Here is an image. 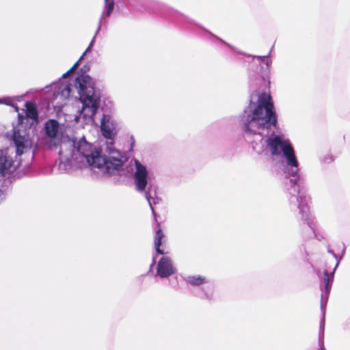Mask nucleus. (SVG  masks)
<instances>
[{
  "mask_svg": "<svg viewBox=\"0 0 350 350\" xmlns=\"http://www.w3.org/2000/svg\"><path fill=\"white\" fill-rule=\"evenodd\" d=\"M4 198V193L3 191L0 189V202L2 201Z\"/></svg>",
  "mask_w": 350,
  "mask_h": 350,
  "instance_id": "5701e85b",
  "label": "nucleus"
},
{
  "mask_svg": "<svg viewBox=\"0 0 350 350\" xmlns=\"http://www.w3.org/2000/svg\"><path fill=\"white\" fill-rule=\"evenodd\" d=\"M98 34V33H95V36L93 38V40H92L90 44L89 45V46L86 49L85 51L83 53V55L81 56V57L79 58V61L77 62L78 63L79 62V61H81L82 59H83V57H85V55H86L87 53L88 52H90L91 51V48H92V46L93 44V42H94V40L95 39V37Z\"/></svg>",
  "mask_w": 350,
  "mask_h": 350,
  "instance_id": "6ab92c4d",
  "label": "nucleus"
},
{
  "mask_svg": "<svg viewBox=\"0 0 350 350\" xmlns=\"http://www.w3.org/2000/svg\"><path fill=\"white\" fill-rule=\"evenodd\" d=\"M44 130L49 146H59L58 168L61 173L69 172L74 166L82 168L92 165L111 172L120 166L121 157L118 152L109 149L110 156L105 160L98 157L96 150L84 137L77 140L64 136L59 123L55 120H49Z\"/></svg>",
  "mask_w": 350,
  "mask_h": 350,
  "instance_id": "f03ea898",
  "label": "nucleus"
},
{
  "mask_svg": "<svg viewBox=\"0 0 350 350\" xmlns=\"http://www.w3.org/2000/svg\"><path fill=\"white\" fill-rule=\"evenodd\" d=\"M164 237V234L162 232L161 229H158L154 235V247L157 254H163L165 252L163 250L161 249V246L162 245V239Z\"/></svg>",
  "mask_w": 350,
  "mask_h": 350,
  "instance_id": "ddd939ff",
  "label": "nucleus"
},
{
  "mask_svg": "<svg viewBox=\"0 0 350 350\" xmlns=\"http://www.w3.org/2000/svg\"><path fill=\"white\" fill-rule=\"evenodd\" d=\"M23 96H16L13 97H4L0 98V104H5L9 106L14 107V102L21 100Z\"/></svg>",
  "mask_w": 350,
  "mask_h": 350,
  "instance_id": "dca6fc26",
  "label": "nucleus"
},
{
  "mask_svg": "<svg viewBox=\"0 0 350 350\" xmlns=\"http://www.w3.org/2000/svg\"><path fill=\"white\" fill-rule=\"evenodd\" d=\"M264 63L267 65V67L269 66V65L271 64V60L269 59L268 58V57L267 56L265 61H264Z\"/></svg>",
  "mask_w": 350,
  "mask_h": 350,
  "instance_id": "412c9836",
  "label": "nucleus"
},
{
  "mask_svg": "<svg viewBox=\"0 0 350 350\" xmlns=\"http://www.w3.org/2000/svg\"><path fill=\"white\" fill-rule=\"evenodd\" d=\"M176 272L172 260L168 256H163L158 262L157 266V274L161 278H166Z\"/></svg>",
  "mask_w": 350,
  "mask_h": 350,
  "instance_id": "0eeeda50",
  "label": "nucleus"
},
{
  "mask_svg": "<svg viewBox=\"0 0 350 350\" xmlns=\"http://www.w3.org/2000/svg\"><path fill=\"white\" fill-rule=\"evenodd\" d=\"M245 139L252 144V148L258 153L267 149L273 157H282L285 159L286 173L290 176L288 188L292 195L291 203H297L303 219L313 231L317 239L314 219L309 217L308 202L310 198L301 191L298 185L299 162L289 139L280 131L275 132L277 116L269 94L255 92L250 96L248 107L244 110L241 119Z\"/></svg>",
  "mask_w": 350,
  "mask_h": 350,
  "instance_id": "f257e3e1",
  "label": "nucleus"
},
{
  "mask_svg": "<svg viewBox=\"0 0 350 350\" xmlns=\"http://www.w3.org/2000/svg\"><path fill=\"white\" fill-rule=\"evenodd\" d=\"M324 329H325V321L324 319L320 322L319 327V350H326L324 347Z\"/></svg>",
  "mask_w": 350,
  "mask_h": 350,
  "instance_id": "f3484780",
  "label": "nucleus"
},
{
  "mask_svg": "<svg viewBox=\"0 0 350 350\" xmlns=\"http://www.w3.org/2000/svg\"><path fill=\"white\" fill-rule=\"evenodd\" d=\"M12 141L16 148L17 156L24 154L31 146V141L27 131L22 124L14 128Z\"/></svg>",
  "mask_w": 350,
  "mask_h": 350,
  "instance_id": "423d86ee",
  "label": "nucleus"
},
{
  "mask_svg": "<svg viewBox=\"0 0 350 350\" xmlns=\"http://www.w3.org/2000/svg\"><path fill=\"white\" fill-rule=\"evenodd\" d=\"M15 169L10 149H0V175L5 176Z\"/></svg>",
  "mask_w": 350,
  "mask_h": 350,
  "instance_id": "6e6552de",
  "label": "nucleus"
},
{
  "mask_svg": "<svg viewBox=\"0 0 350 350\" xmlns=\"http://www.w3.org/2000/svg\"><path fill=\"white\" fill-rule=\"evenodd\" d=\"M322 293H321V310L322 312V320H325V306L328 300L330 289H321Z\"/></svg>",
  "mask_w": 350,
  "mask_h": 350,
  "instance_id": "2eb2a0df",
  "label": "nucleus"
},
{
  "mask_svg": "<svg viewBox=\"0 0 350 350\" xmlns=\"http://www.w3.org/2000/svg\"><path fill=\"white\" fill-rule=\"evenodd\" d=\"M338 264H339V261L337 262L334 271L336 270V269L338 266ZM334 271L331 273V274H329L328 271L327 270H325L323 271V282L324 284V288L331 289L333 279H334Z\"/></svg>",
  "mask_w": 350,
  "mask_h": 350,
  "instance_id": "4468645a",
  "label": "nucleus"
},
{
  "mask_svg": "<svg viewBox=\"0 0 350 350\" xmlns=\"http://www.w3.org/2000/svg\"><path fill=\"white\" fill-rule=\"evenodd\" d=\"M198 295L202 299L212 301L214 299V290L212 286H202L198 291Z\"/></svg>",
  "mask_w": 350,
  "mask_h": 350,
  "instance_id": "9b49d317",
  "label": "nucleus"
},
{
  "mask_svg": "<svg viewBox=\"0 0 350 350\" xmlns=\"http://www.w3.org/2000/svg\"><path fill=\"white\" fill-rule=\"evenodd\" d=\"M100 130L102 132L103 135L107 139H109V142H107L106 143V147H105V154L103 155L101 154V152L100 150L96 148V146L92 145V147L96 150L98 152V157H101L102 159H108L110 156L109 154V150H114L118 152L120 154V160L121 163L120 166L117 167V170H114L113 172H107L105 170H103L101 168H99L98 167H94L92 165H88V167H90L92 170H97L98 172H100L103 174H107L110 176L113 175H117V174H124L123 165L124 163L126 161V156L120 150H117L113 144V139L117 135L118 132L119 131V124L117 122V121L109 114L108 113H103L102 118L100 119Z\"/></svg>",
  "mask_w": 350,
  "mask_h": 350,
  "instance_id": "20e7f679",
  "label": "nucleus"
},
{
  "mask_svg": "<svg viewBox=\"0 0 350 350\" xmlns=\"http://www.w3.org/2000/svg\"><path fill=\"white\" fill-rule=\"evenodd\" d=\"M78 67V62L62 76L56 83L50 86L46 98L55 107H61L64 101L76 92L81 103L75 120L81 124L96 123V115L100 105V90L96 88V82L88 75L68 77Z\"/></svg>",
  "mask_w": 350,
  "mask_h": 350,
  "instance_id": "7ed1b4c3",
  "label": "nucleus"
},
{
  "mask_svg": "<svg viewBox=\"0 0 350 350\" xmlns=\"http://www.w3.org/2000/svg\"><path fill=\"white\" fill-rule=\"evenodd\" d=\"M155 263V258H153V261H152V263L150 265V269L152 268V267L154 265V264Z\"/></svg>",
  "mask_w": 350,
  "mask_h": 350,
  "instance_id": "b1692460",
  "label": "nucleus"
},
{
  "mask_svg": "<svg viewBox=\"0 0 350 350\" xmlns=\"http://www.w3.org/2000/svg\"><path fill=\"white\" fill-rule=\"evenodd\" d=\"M25 107L27 118L36 120L38 118V114L36 105L31 102H27L25 103Z\"/></svg>",
  "mask_w": 350,
  "mask_h": 350,
  "instance_id": "f8f14e48",
  "label": "nucleus"
},
{
  "mask_svg": "<svg viewBox=\"0 0 350 350\" xmlns=\"http://www.w3.org/2000/svg\"><path fill=\"white\" fill-rule=\"evenodd\" d=\"M185 281L187 284L195 287L203 286L208 282L206 278L201 275H188L185 278Z\"/></svg>",
  "mask_w": 350,
  "mask_h": 350,
  "instance_id": "9d476101",
  "label": "nucleus"
},
{
  "mask_svg": "<svg viewBox=\"0 0 350 350\" xmlns=\"http://www.w3.org/2000/svg\"><path fill=\"white\" fill-rule=\"evenodd\" d=\"M134 163L135 171L134 172L133 180L135 189L141 193H144L149 206L152 207V189L150 174L146 165L141 163L138 160L135 159Z\"/></svg>",
  "mask_w": 350,
  "mask_h": 350,
  "instance_id": "39448f33",
  "label": "nucleus"
},
{
  "mask_svg": "<svg viewBox=\"0 0 350 350\" xmlns=\"http://www.w3.org/2000/svg\"><path fill=\"white\" fill-rule=\"evenodd\" d=\"M114 9V1L113 0H105V5L103 8V12L99 18L98 27L96 29V33L99 32L103 26L106 27L108 23L107 18H109Z\"/></svg>",
  "mask_w": 350,
  "mask_h": 350,
  "instance_id": "1a4fd4ad",
  "label": "nucleus"
},
{
  "mask_svg": "<svg viewBox=\"0 0 350 350\" xmlns=\"http://www.w3.org/2000/svg\"><path fill=\"white\" fill-rule=\"evenodd\" d=\"M267 56H257V59L259 62H264L265 58H266Z\"/></svg>",
  "mask_w": 350,
  "mask_h": 350,
  "instance_id": "4be33fe9",
  "label": "nucleus"
},
{
  "mask_svg": "<svg viewBox=\"0 0 350 350\" xmlns=\"http://www.w3.org/2000/svg\"><path fill=\"white\" fill-rule=\"evenodd\" d=\"M152 193H154V196H155V195H156V191H155V189H154V191H152ZM150 200H151L152 205V204H158V203L159 202V201H160V199H159L158 197H154V196L152 195V198L150 199ZM150 208H151V210H152V213L154 215V214H155V212H154V210L153 207H152V206L151 207L150 206Z\"/></svg>",
  "mask_w": 350,
  "mask_h": 350,
  "instance_id": "a211bd4d",
  "label": "nucleus"
},
{
  "mask_svg": "<svg viewBox=\"0 0 350 350\" xmlns=\"http://www.w3.org/2000/svg\"><path fill=\"white\" fill-rule=\"evenodd\" d=\"M328 252H329V253H330V254H332L333 255V256H334L336 260H338V261H339V262H340V260H341L342 257L338 258V256L336 254H335L334 253V252H333L332 250H328Z\"/></svg>",
  "mask_w": 350,
  "mask_h": 350,
  "instance_id": "aec40b11",
  "label": "nucleus"
}]
</instances>
